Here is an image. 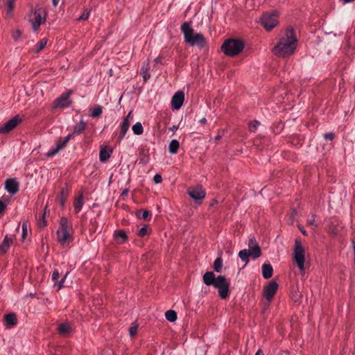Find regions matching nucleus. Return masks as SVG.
Returning a JSON list of instances; mask_svg holds the SVG:
<instances>
[{
    "label": "nucleus",
    "instance_id": "obj_1",
    "mask_svg": "<svg viewBox=\"0 0 355 355\" xmlns=\"http://www.w3.org/2000/svg\"><path fill=\"white\" fill-rule=\"evenodd\" d=\"M297 42L293 28L289 26L286 28L284 34L274 46L272 52L280 58L288 57L295 53Z\"/></svg>",
    "mask_w": 355,
    "mask_h": 355
},
{
    "label": "nucleus",
    "instance_id": "obj_2",
    "mask_svg": "<svg viewBox=\"0 0 355 355\" xmlns=\"http://www.w3.org/2000/svg\"><path fill=\"white\" fill-rule=\"evenodd\" d=\"M203 283L207 286H212L218 289V296L222 300L228 297L230 293V281L223 275L216 277L214 272H206L202 276Z\"/></svg>",
    "mask_w": 355,
    "mask_h": 355
},
{
    "label": "nucleus",
    "instance_id": "obj_3",
    "mask_svg": "<svg viewBox=\"0 0 355 355\" xmlns=\"http://www.w3.org/2000/svg\"><path fill=\"white\" fill-rule=\"evenodd\" d=\"M180 30L186 44L192 46H196L200 49H202L207 46L206 38L201 33H194L191 21L184 22L180 26Z\"/></svg>",
    "mask_w": 355,
    "mask_h": 355
},
{
    "label": "nucleus",
    "instance_id": "obj_4",
    "mask_svg": "<svg viewBox=\"0 0 355 355\" xmlns=\"http://www.w3.org/2000/svg\"><path fill=\"white\" fill-rule=\"evenodd\" d=\"M245 44L240 39H227L221 46L223 53L230 57H234L243 51Z\"/></svg>",
    "mask_w": 355,
    "mask_h": 355
},
{
    "label": "nucleus",
    "instance_id": "obj_5",
    "mask_svg": "<svg viewBox=\"0 0 355 355\" xmlns=\"http://www.w3.org/2000/svg\"><path fill=\"white\" fill-rule=\"evenodd\" d=\"M293 260L300 272H304L305 249L302 245L301 239L299 238L295 239V240Z\"/></svg>",
    "mask_w": 355,
    "mask_h": 355
},
{
    "label": "nucleus",
    "instance_id": "obj_6",
    "mask_svg": "<svg viewBox=\"0 0 355 355\" xmlns=\"http://www.w3.org/2000/svg\"><path fill=\"white\" fill-rule=\"evenodd\" d=\"M187 194L197 203L200 205L206 196V191L201 185L189 187Z\"/></svg>",
    "mask_w": 355,
    "mask_h": 355
},
{
    "label": "nucleus",
    "instance_id": "obj_7",
    "mask_svg": "<svg viewBox=\"0 0 355 355\" xmlns=\"http://www.w3.org/2000/svg\"><path fill=\"white\" fill-rule=\"evenodd\" d=\"M261 24L266 31H270L277 25L278 15L275 12L266 13L261 19Z\"/></svg>",
    "mask_w": 355,
    "mask_h": 355
},
{
    "label": "nucleus",
    "instance_id": "obj_8",
    "mask_svg": "<svg viewBox=\"0 0 355 355\" xmlns=\"http://www.w3.org/2000/svg\"><path fill=\"white\" fill-rule=\"evenodd\" d=\"M45 21V10L42 8H35L33 13V18L31 19L33 31H37L40 25Z\"/></svg>",
    "mask_w": 355,
    "mask_h": 355
},
{
    "label": "nucleus",
    "instance_id": "obj_9",
    "mask_svg": "<svg viewBox=\"0 0 355 355\" xmlns=\"http://www.w3.org/2000/svg\"><path fill=\"white\" fill-rule=\"evenodd\" d=\"M22 121L19 115H15L0 127V134L5 135L13 130Z\"/></svg>",
    "mask_w": 355,
    "mask_h": 355
},
{
    "label": "nucleus",
    "instance_id": "obj_10",
    "mask_svg": "<svg viewBox=\"0 0 355 355\" xmlns=\"http://www.w3.org/2000/svg\"><path fill=\"white\" fill-rule=\"evenodd\" d=\"M327 230L331 235H337L343 228L342 223L338 218L331 217L327 220Z\"/></svg>",
    "mask_w": 355,
    "mask_h": 355
},
{
    "label": "nucleus",
    "instance_id": "obj_11",
    "mask_svg": "<svg viewBox=\"0 0 355 355\" xmlns=\"http://www.w3.org/2000/svg\"><path fill=\"white\" fill-rule=\"evenodd\" d=\"M71 139V135H67L63 139H60L55 146H52L46 153V157H52L55 156L60 150L64 148L68 142Z\"/></svg>",
    "mask_w": 355,
    "mask_h": 355
},
{
    "label": "nucleus",
    "instance_id": "obj_12",
    "mask_svg": "<svg viewBox=\"0 0 355 355\" xmlns=\"http://www.w3.org/2000/svg\"><path fill=\"white\" fill-rule=\"evenodd\" d=\"M278 284L275 281H270L268 285L263 288V295L268 302H270L277 293Z\"/></svg>",
    "mask_w": 355,
    "mask_h": 355
},
{
    "label": "nucleus",
    "instance_id": "obj_13",
    "mask_svg": "<svg viewBox=\"0 0 355 355\" xmlns=\"http://www.w3.org/2000/svg\"><path fill=\"white\" fill-rule=\"evenodd\" d=\"M132 116V111L129 112L128 115L123 119L120 125V132L118 137L119 142H121L125 136L128 130H129L130 121V119Z\"/></svg>",
    "mask_w": 355,
    "mask_h": 355
},
{
    "label": "nucleus",
    "instance_id": "obj_14",
    "mask_svg": "<svg viewBox=\"0 0 355 355\" xmlns=\"http://www.w3.org/2000/svg\"><path fill=\"white\" fill-rule=\"evenodd\" d=\"M70 92L64 93L57 98L53 103L54 108H65L71 105Z\"/></svg>",
    "mask_w": 355,
    "mask_h": 355
},
{
    "label": "nucleus",
    "instance_id": "obj_15",
    "mask_svg": "<svg viewBox=\"0 0 355 355\" xmlns=\"http://www.w3.org/2000/svg\"><path fill=\"white\" fill-rule=\"evenodd\" d=\"M5 189L11 195L16 194L19 189V184L15 178H8L5 182Z\"/></svg>",
    "mask_w": 355,
    "mask_h": 355
},
{
    "label": "nucleus",
    "instance_id": "obj_16",
    "mask_svg": "<svg viewBox=\"0 0 355 355\" xmlns=\"http://www.w3.org/2000/svg\"><path fill=\"white\" fill-rule=\"evenodd\" d=\"M184 101V93L182 91H178L173 96L171 99L172 107L174 110H179L183 105Z\"/></svg>",
    "mask_w": 355,
    "mask_h": 355
},
{
    "label": "nucleus",
    "instance_id": "obj_17",
    "mask_svg": "<svg viewBox=\"0 0 355 355\" xmlns=\"http://www.w3.org/2000/svg\"><path fill=\"white\" fill-rule=\"evenodd\" d=\"M56 234L58 242L62 245H64L71 237L69 229H58Z\"/></svg>",
    "mask_w": 355,
    "mask_h": 355
},
{
    "label": "nucleus",
    "instance_id": "obj_18",
    "mask_svg": "<svg viewBox=\"0 0 355 355\" xmlns=\"http://www.w3.org/2000/svg\"><path fill=\"white\" fill-rule=\"evenodd\" d=\"M17 324V318L15 313H10L4 315L3 324L6 328H11Z\"/></svg>",
    "mask_w": 355,
    "mask_h": 355
},
{
    "label": "nucleus",
    "instance_id": "obj_19",
    "mask_svg": "<svg viewBox=\"0 0 355 355\" xmlns=\"http://www.w3.org/2000/svg\"><path fill=\"white\" fill-rule=\"evenodd\" d=\"M13 243V236L6 234L0 244V253L6 254Z\"/></svg>",
    "mask_w": 355,
    "mask_h": 355
},
{
    "label": "nucleus",
    "instance_id": "obj_20",
    "mask_svg": "<svg viewBox=\"0 0 355 355\" xmlns=\"http://www.w3.org/2000/svg\"><path fill=\"white\" fill-rule=\"evenodd\" d=\"M113 149L107 146L102 147L99 153V159L101 162H106L111 157Z\"/></svg>",
    "mask_w": 355,
    "mask_h": 355
},
{
    "label": "nucleus",
    "instance_id": "obj_21",
    "mask_svg": "<svg viewBox=\"0 0 355 355\" xmlns=\"http://www.w3.org/2000/svg\"><path fill=\"white\" fill-rule=\"evenodd\" d=\"M71 189L68 188L67 185L61 189L60 193L58 196V200L62 208L64 207L67 199L70 193Z\"/></svg>",
    "mask_w": 355,
    "mask_h": 355
},
{
    "label": "nucleus",
    "instance_id": "obj_22",
    "mask_svg": "<svg viewBox=\"0 0 355 355\" xmlns=\"http://www.w3.org/2000/svg\"><path fill=\"white\" fill-rule=\"evenodd\" d=\"M86 127L87 123L81 120L79 123L73 125L72 133L68 135H71V139H73L76 135H81L85 130Z\"/></svg>",
    "mask_w": 355,
    "mask_h": 355
},
{
    "label": "nucleus",
    "instance_id": "obj_23",
    "mask_svg": "<svg viewBox=\"0 0 355 355\" xmlns=\"http://www.w3.org/2000/svg\"><path fill=\"white\" fill-rule=\"evenodd\" d=\"M67 273L62 278V279L59 282H57L58 279L60 277V272L57 269H55L52 273V280L55 282L54 286L57 287L58 290L61 289L63 287V284L67 278Z\"/></svg>",
    "mask_w": 355,
    "mask_h": 355
},
{
    "label": "nucleus",
    "instance_id": "obj_24",
    "mask_svg": "<svg viewBox=\"0 0 355 355\" xmlns=\"http://www.w3.org/2000/svg\"><path fill=\"white\" fill-rule=\"evenodd\" d=\"M84 196L83 193H81L79 196L75 198L73 201V207H74V212L75 214H78L84 205V200H83Z\"/></svg>",
    "mask_w": 355,
    "mask_h": 355
},
{
    "label": "nucleus",
    "instance_id": "obj_25",
    "mask_svg": "<svg viewBox=\"0 0 355 355\" xmlns=\"http://www.w3.org/2000/svg\"><path fill=\"white\" fill-rule=\"evenodd\" d=\"M262 276L264 279H269L272 276L273 268L270 263H263L261 267Z\"/></svg>",
    "mask_w": 355,
    "mask_h": 355
},
{
    "label": "nucleus",
    "instance_id": "obj_26",
    "mask_svg": "<svg viewBox=\"0 0 355 355\" xmlns=\"http://www.w3.org/2000/svg\"><path fill=\"white\" fill-rule=\"evenodd\" d=\"M150 70V64L148 62H144L141 68V74L144 78V82H147L148 80L150 78V74L149 73Z\"/></svg>",
    "mask_w": 355,
    "mask_h": 355
},
{
    "label": "nucleus",
    "instance_id": "obj_27",
    "mask_svg": "<svg viewBox=\"0 0 355 355\" xmlns=\"http://www.w3.org/2000/svg\"><path fill=\"white\" fill-rule=\"evenodd\" d=\"M57 330L60 335H66L71 331V327L69 323H61L58 325Z\"/></svg>",
    "mask_w": 355,
    "mask_h": 355
},
{
    "label": "nucleus",
    "instance_id": "obj_28",
    "mask_svg": "<svg viewBox=\"0 0 355 355\" xmlns=\"http://www.w3.org/2000/svg\"><path fill=\"white\" fill-rule=\"evenodd\" d=\"M115 239L121 244L124 243L128 240V236L125 232L123 230L116 231L114 233Z\"/></svg>",
    "mask_w": 355,
    "mask_h": 355
},
{
    "label": "nucleus",
    "instance_id": "obj_29",
    "mask_svg": "<svg viewBox=\"0 0 355 355\" xmlns=\"http://www.w3.org/2000/svg\"><path fill=\"white\" fill-rule=\"evenodd\" d=\"M250 255L254 259L259 257L261 254V251L259 245L258 244H255L253 247L250 248V250H248Z\"/></svg>",
    "mask_w": 355,
    "mask_h": 355
},
{
    "label": "nucleus",
    "instance_id": "obj_30",
    "mask_svg": "<svg viewBox=\"0 0 355 355\" xmlns=\"http://www.w3.org/2000/svg\"><path fill=\"white\" fill-rule=\"evenodd\" d=\"M103 113V107L101 105H97L93 108L90 109V116L92 118H98Z\"/></svg>",
    "mask_w": 355,
    "mask_h": 355
},
{
    "label": "nucleus",
    "instance_id": "obj_31",
    "mask_svg": "<svg viewBox=\"0 0 355 355\" xmlns=\"http://www.w3.org/2000/svg\"><path fill=\"white\" fill-rule=\"evenodd\" d=\"M180 147V143L177 139L171 141L168 145V150L171 154H176Z\"/></svg>",
    "mask_w": 355,
    "mask_h": 355
},
{
    "label": "nucleus",
    "instance_id": "obj_32",
    "mask_svg": "<svg viewBox=\"0 0 355 355\" xmlns=\"http://www.w3.org/2000/svg\"><path fill=\"white\" fill-rule=\"evenodd\" d=\"M48 40L47 38H43L40 40L35 46L34 52L35 53H40L42 50L44 49V47L47 44Z\"/></svg>",
    "mask_w": 355,
    "mask_h": 355
},
{
    "label": "nucleus",
    "instance_id": "obj_33",
    "mask_svg": "<svg viewBox=\"0 0 355 355\" xmlns=\"http://www.w3.org/2000/svg\"><path fill=\"white\" fill-rule=\"evenodd\" d=\"M49 209H48V206L46 205L44 209V213L42 216V218H40V220L39 222V226L41 228H44L47 225V222L46 220V215L49 214Z\"/></svg>",
    "mask_w": 355,
    "mask_h": 355
},
{
    "label": "nucleus",
    "instance_id": "obj_34",
    "mask_svg": "<svg viewBox=\"0 0 355 355\" xmlns=\"http://www.w3.org/2000/svg\"><path fill=\"white\" fill-rule=\"evenodd\" d=\"M223 267V259L220 257H217L213 264V268L214 271L220 272L222 270Z\"/></svg>",
    "mask_w": 355,
    "mask_h": 355
},
{
    "label": "nucleus",
    "instance_id": "obj_35",
    "mask_svg": "<svg viewBox=\"0 0 355 355\" xmlns=\"http://www.w3.org/2000/svg\"><path fill=\"white\" fill-rule=\"evenodd\" d=\"M132 130L135 135H141L144 132V128L142 124L140 122H137L135 125H133Z\"/></svg>",
    "mask_w": 355,
    "mask_h": 355
},
{
    "label": "nucleus",
    "instance_id": "obj_36",
    "mask_svg": "<svg viewBox=\"0 0 355 355\" xmlns=\"http://www.w3.org/2000/svg\"><path fill=\"white\" fill-rule=\"evenodd\" d=\"M98 227V223L96 218H92L89 225V233H95Z\"/></svg>",
    "mask_w": 355,
    "mask_h": 355
},
{
    "label": "nucleus",
    "instance_id": "obj_37",
    "mask_svg": "<svg viewBox=\"0 0 355 355\" xmlns=\"http://www.w3.org/2000/svg\"><path fill=\"white\" fill-rule=\"evenodd\" d=\"M250 253L248 252V250H241L239 252V258L243 261L245 262V263H248L249 262V257H250Z\"/></svg>",
    "mask_w": 355,
    "mask_h": 355
},
{
    "label": "nucleus",
    "instance_id": "obj_38",
    "mask_svg": "<svg viewBox=\"0 0 355 355\" xmlns=\"http://www.w3.org/2000/svg\"><path fill=\"white\" fill-rule=\"evenodd\" d=\"M165 317L169 322H175L177 320V313L173 310H168L165 313Z\"/></svg>",
    "mask_w": 355,
    "mask_h": 355
},
{
    "label": "nucleus",
    "instance_id": "obj_39",
    "mask_svg": "<svg viewBox=\"0 0 355 355\" xmlns=\"http://www.w3.org/2000/svg\"><path fill=\"white\" fill-rule=\"evenodd\" d=\"M315 217L316 216L315 214H311V216L309 217L307 219V224L309 225H311L312 227V229L314 230L318 226V223L315 222Z\"/></svg>",
    "mask_w": 355,
    "mask_h": 355
},
{
    "label": "nucleus",
    "instance_id": "obj_40",
    "mask_svg": "<svg viewBox=\"0 0 355 355\" xmlns=\"http://www.w3.org/2000/svg\"><path fill=\"white\" fill-rule=\"evenodd\" d=\"M259 125L260 122L259 121L254 120L253 121L249 123L248 129L250 132H254Z\"/></svg>",
    "mask_w": 355,
    "mask_h": 355
},
{
    "label": "nucleus",
    "instance_id": "obj_41",
    "mask_svg": "<svg viewBox=\"0 0 355 355\" xmlns=\"http://www.w3.org/2000/svg\"><path fill=\"white\" fill-rule=\"evenodd\" d=\"M149 232V227L147 225H145L144 227L139 229V230L137 232V235L139 237H144L146 235H148Z\"/></svg>",
    "mask_w": 355,
    "mask_h": 355
},
{
    "label": "nucleus",
    "instance_id": "obj_42",
    "mask_svg": "<svg viewBox=\"0 0 355 355\" xmlns=\"http://www.w3.org/2000/svg\"><path fill=\"white\" fill-rule=\"evenodd\" d=\"M21 35L22 32L19 29H15L11 31V36L15 42H17L21 37Z\"/></svg>",
    "mask_w": 355,
    "mask_h": 355
},
{
    "label": "nucleus",
    "instance_id": "obj_43",
    "mask_svg": "<svg viewBox=\"0 0 355 355\" xmlns=\"http://www.w3.org/2000/svg\"><path fill=\"white\" fill-rule=\"evenodd\" d=\"M59 229H69V220L66 217L60 218Z\"/></svg>",
    "mask_w": 355,
    "mask_h": 355
},
{
    "label": "nucleus",
    "instance_id": "obj_44",
    "mask_svg": "<svg viewBox=\"0 0 355 355\" xmlns=\"http://www.w3.org/2000/svg\"><path fill=\"white\" fill-rule=\"evenodd\" d=\"M138 325L136 323H132L131 327L129 328V334L131 337L135 336L137 333Z\"/></svg>",
    "mask_w": 355,
    "mask_h": 355
},
{
    "label": "nucleus",
    "instance_id": "obj_45",
    "mask_svg": "<svg viewBox=\"0 0 355 355\" xmlns=\"http://www.w3.org/2000/svg\"><path fill=\"white\" fill-rule=\"evenodd\" d=\"M15 3V0H6V5H7V15L12 12L14 5Z\"/></svg>",
    "mask_w": 355,
    "mask_h": 355
},
{
    "label": "nucleus",
    "instance_id": "obj_46",
    "mask_svg": "<svg viewBox=\"0 0 355 355\" xmlns=\"http://www.w3.org/2000/svg\"><path fill=\"white\" fill-rule=\"evenodd\" d=\"M89 16V11L85 10L83 14L78 18V20H87Z\"/></svg>",
    "mask_w": 355,
    "mask_h": 355
},
{
    "label": "nucleus",
    "instance_id": "obj_47",
    "mask_svg": "<svg viewBox=\"0 0 355 355\" xmlns=\"http://www.w3.org/2000/svg\"><path fill=\"white\" fill-rule=\"evenodd\" d=\"M324 137L326 140L332 141L335 137V135L333 132H327L324 135Z\"/></svg>",
    "mask_w": 355,
    "mask_h": 355
},
{
    "label": "nucleus",
    "instance_id": "obj_48",
    "mask_svg": "<svg viewBox=\"0 0 355 355\" xmlns=\"http://www.w3.org/2000/svg\"><path fill=\"white\" fill-rule=\"evenodd\" d=\"M153 181L156 184H159V183H161L162 181V177L161 175L159 174H156L154 177H153Z\"/></svg>",
    "mask_w": 355,
    "mask_h": 355
},
{
    "label": "nucleus",
    "instance_id": "obj_49",
    "mask_svg": "<svg viewBox=\"0 0 355 355\" xmlns=\"http://www.w3.org/2000/svg\"><path fill=\"white\" fill-rule=\"evenodd\" d=\"M27 234V225L26 223L22 224V239H24Z\"/></svg>",
    "mask_w": 355,
    "mask_h": 355
},
{
    "label": "nucleus",
    "instance_id": "obj_50",
    "mask_svg": "<svg viewBox=\"0 0 355 355\" xmlns=\"http://www.w3.org/2000/svg\"><path fill=\"white\" fill-rule=\"evenodd\" d=\"M150 216V213L148 210H143L141 218L144 220L147 219Z\"/></svg>",
    "mask_w": 355,
    "mask_h": 355
},
{
    "label": "nucleus",
    "instance_id": "obj_51",
    "mask_svg": "<svg viewBox=\"0 0 355 355\" xmlns=\"http://www.w3.org/2000/svg\"><path fill=\"white\" fill-rule=\"evenodd\" d=\"M6 208V205L0 200V214H3Z\"/></svg>",
    "mask_w": 355,
    "mask_h": 355
},
{
    "label": "nucleus",
    "instance_id": "obj_52",
    "mask_svg": "<svg viewBox=\"0 0 355 355\" xmlns=\"http://www.w3.org/2000/svg\"><path fill=\"white\" fill-rule=\"evenodd\" d=\"M255 244H257V242H256V240H255L254 238L250 239L249 240V244H248V245H249V248H252V247H253L254 245H255Z\"/></svg>",
    "mask_w": 355,
    "mask_h": 355
},
{
    "label": "nucleus",
    "instance_id": "obj_53",
    "mask_svg": "<svg viewBox=\"0 0 355 355\" xmlns=\"http://www.w3.org/2000/svg\"><path fill=\"white\" fill-rule=\"evenodd\" d=\"M299 230L302 232L303 235H307L306 231L304 230L303 227H301L300 225L298 226Z\"/></svg>",
    "mask_w": 355,
    "mask_h": 355
},
{
    "label": "nucleus",
    "instance_id": "obj_54",
    "mask_svg": "<svg viewBox=\"0 0 355 355\" xmlns=\"http://www.w3.org/2000/svg\"><path fill=\"white\" fill-rule=\"evenodd\" d=\"M128 189H124V190L122 191V193H121V196L122 198H123V197H125V196H126L128 195Z\"/></svg>",
    "mask_w": 355,
    "mask_h": 355
},
{
    "label": "nucleus",
    "instance_id": "obj_55",
    "mask_svg": "<svg viewBox=\"0 0 355 355\" xmlns=\"http://www.w3.org/2000/svg\"><path fill=\"white\" fill-rule=\"evenodd\" d=\"M178 129V126L175 125L170 128V130H171L173 132L176 131Z\"/></svg>",
    "mask_w": 355,
    "mask_h": 355
},
{
    "label": "nucleus",
    "instance_id": "obj_56",
    "mask_svg": "<svg viewBox=\"0 0 355 355\" xmlns=\"http://www.w3.org/2000/svg\"><path fill=\"white\" fill-rule=\"evenodd\" d=\"M200 123L202 125H205V124H206V123H207V119H206V118H205V117H204V118L201 119L200 120Z\"/></svg>",
    "mask_w": 355,
    "mask_h": 355
},
{
    "label": "nucleus",
    "instance_id": "obj_57",
    "mask_svg": "<svg viewBox=\"0 0 355 355\" xmlns=\"http://www.w3.org/2000/svg\"><path fill=\"white\" fill-rule=\"evenodd\" d=\"M218 200H217L214 199V200H212V201H211V204H210V206H214V205H215L218 204Z\"/></svg>",
    "mask_w": 355,
    "mask_h": 355
},
{
    "label": "nucleus",
    "instance_id": "obj_58",
    "mask_svg": "<svg viewBox=\"0 0 355 355\" xmlns=\"http://www.w3.org/2000/svg\"><path fill=\"white\" fill-rule=\"evenodd\" d=\"M255 355H263V351L261 349H258L255 353Z\"/></svg>",
    "mask_w": 355,
    "mask_h": 355
},
{
    "label": "nucleus",
    "instance_id": "obj_59",
    "mask_svg": "<svg viewBox=\"0 0 355 355\" xmlns=\"http://www.w3.org/2000/svg\"><path fill=\"white\" fill-rule=\"evenodd\" d=\"M59 1H60V0H52L53 5L54 6H57V5H58V3H59Z\"/></svg>",
    "mask_w": 355,
    "mask_h": 355
},
{
    "label": "nucleus",
    "instance_id": "obj_60",
    "mask_svg": "<svg viewBox=\"0 0 355 355\" xmlns=\"http://www.w3.org/2000/svg\"><path fill=\"white\" fill-rule=\"evenodd\" d=\"M352 246L353 248V250H354V259H355V242L354 241H352Z\"/></svg>",
    "mask_w": 355,
    "mask_h": 355
},
{
    "label": "nucleus",
    "instance_id": "obj_61",
    "mask_svg": "<svg viewBox=\"0 0 355 355\" xmlns=\"http://www.w3.org/2000/svg\"><path fill=\"white\" fill-rule=\"evenodd\" d=\"M160 61H161V58H159V57H157V58H156L154 60V62H155V63H158V62H159Z\"/></svg>",
    "mask_w": 355,
    "mask_h": 355
},
{
    "label": "nucleus",
    "instance_id": "obj_62",
    "mask_svg": "<svg viewBox=\"0 0 355 355\" xmlns=\"http://www.w3.org/2000/svg\"><path fill=\"white\" fill-rule=\"evenodd\" d=\"M354 0H343L344 3H350L354 1Z\"/></svg>",
    "mask_w": 355,
    "mask_h": 355
},
{
    "label": "nucleus",
    "instance_id": "obj_63",
    "mask_svg": "<svg viewBox=\"0 0 355 355\" xmlns=\"http://www.w3.org/2000/svg\"><path fill=\"white\" fill-rule=\"evenodd\" d=\"M220 138H221V136H220V135H217V136L215 137V139H216V140H219Z\"/></svg>",
    "mask_w": 355,
    "mask_h": 355
}]
</instances>
